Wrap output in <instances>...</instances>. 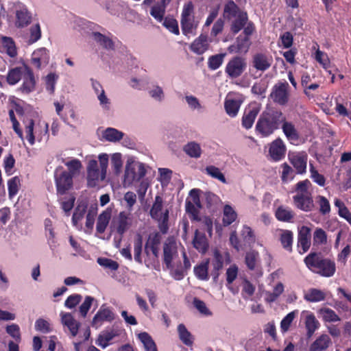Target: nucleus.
Returning a JSON list of instances; mask_svg holds the SVG:
<instances>
[{"mask_svg":"<svg viewBox=\"0 0 351 351\" xmlns=\"http://www.w3.org/2000/svg\"><path fill=\"white\" fill-rule=\"evenodd\" d=\"M285 116L276 108H267L259 115L255 125V133L259 138H267L280 128Z\"/></svg>","mask_w":351,"mask_h":351,"instance_id":"obj_1","label":"nucleus"},{"mask_svg":"<svg viewBox=\"0 0 351 351\" xmlns=\"http://www.w3.org/2000/svg\"><path fill=\"white\" fill-rule=\"evenodd\" d=\"M307 268L323 277H331L336 271L335 263L324 258L320 253L311 252L304 259Z\"/></svg>","mask_w":351,"mask_h":351,"instance_id":"obj_2","label":"nucleus"},{"mask_svg":"<svg viewBox=\"0 0 351 351\" xmlns=\"http://www.w3.org/2000/svg\"><path fill=\"white\" fill-rule=\"evenodd\" d=\"M98 158L100 169L96 160L93 159L88 162L86 167L87 184L89 187L96 186L99 180H104L106 176L108 156L106 154H101L99 155Z\"/></svg>","mask_w":351,"mask_h":351,"instance_id":"obj_3","label":"nucleus"},{"mask_svg":"<svg viewBox=\"0 0 351 351\" xmlns=\"http://www.w3.org/2000/svg\"><path fill=\"white\" fill-rule=\"evenodd\" d=\"M247 67V59L241 56L232 57L225 67V73L230 80L240 78L246 71Z\"/></svg>","mask_w":351,"mask_h":351,"instance_id":"obj_4","label":"nucleus"},{"mask_svg":"<svg viewBox=\"0 0 351 351\" xmlns=\"http://www.w3.org/2000/svg\"><path fill=\"white\" fill-rule=\"evenodd\" d=\"M73 175L62 166H58L54 171V180L57 193L64 195L73 186Z\"/></svg>","mask_w":351,"mask_h":351,"instance_id":"obj_5","label":"nucleus"},{"mask_svg":"<svg viewBox=\"0 0 351 351\" xmlns=\"http://www.w3.org/2000/svg\"><path fill=\"white\" fill-rule=\"evenodd\" d=\"M15 14L14 25L17 28H24L31 24L32 14L27 7L20 1L14 3L12 6Z\"/></svg>","mask_w":351,"mask_h":351,"instance_id":"obj_6","label":"nucleus"},{"mask_svg":"<svg viewBox=\"0 0 351 351\" xmlns=\"http://www.w3.org/2000/svg\"><path fill=\"white\" fill-rule=\"evenodd\" d=\"M132 225V219L130 213L125 211H121L118 215L112 219L110 224V228L115 230L116 232L120 235L121 238L129 230Z\"/></svg>","mask_w":351,"mask_h":351,"instance_id":"obj_7","label":"nucleus"},{"mask_svg":"<svg viewBox=\"0 0 351 351\" xmlns=\"http://www.w3.org/2000/svg\"><path fill=\"white\" fill-rule=\"evenodd\" d=\"M288 88L289 84L287 82L276 84L270 95L274 102L281 106L287 104L289 101Z\"/></svg>","mask_w":351,"mask_h":351,"instance_id":"obj_8","label":"nucleus"},{"mask_svg":"<svg viewBox=\"0 0 351 351\" xmlns=\"http://www.w3.org/2000/svg\"><path fill=\"white\" fill-rule=\"evenodd\" d=\"M23 84L19 90L25 94H29L36 89V80L32 69L27 66H24V74L22 77Z\"/></svg>","mask_w":351,"mask_h":351,"instance_id":"obj_9","label":"nucleus"},{"mask_svg":"<svg viewBox=\"0 0 351 351\" xmlns=\"http://www.w3.org/2000/svg\"><path fill=\"white\" fill-rule=\"evenodd\" d=\"M290 163L295 169L296 173L304 174L306 171L308 155L305 152L290 153L288 155Z\"/></svg>","mask_w":351,"mask_h":351,"instance_id":"obj_10","label":"nucleus"},{"mask_svg":"<svg viewBox=\"0 0 351 351\" xmlns=\"http://www.w3.org/2000/svg\"><path fill=\"white\" fill-rule=\"evenodd\" d=\"M225 256L218 249H215L213 252V258L210 261L212 269L210 270V275L213 277V281L216 283L218 281L220 275V271L223 267Z\"/></svg>","mask_w":351,"mask_h":351,"instance_id":"obj_11","label":"nucleus"},{"mask_svg":"<svg viewBox=\"0 0 351 351\" xmlns=\"http://www.w3.org/2000/svg\"><path fill=\"white\" fill-rule=\"evenodd\" d=\"M298 247L299 253L302 254L306 252L311 247V228L303 226L299 230L298 236Z\"/></svg>","mask_w":351,"mask_h":351,"instance_id":"obj_12","label":"nucleus"},{"mask_svg":"<svg viewBox=\"0 0 351 351\" xmlns=\"http://www.w3.org/2000/svg\"><path fill=\"white\" fill-rule=\"evenodd\" d=\"M32 64L38 69L46 66L49 62V52L45 47L36 49L32 56Z\"/></svg>","mask_w":351,"mask_h":351,"instance_id":"obj_13","label":"nucleus"},{"mask_svg":"<svg viewBox=\"0 0 351 351\" xmlns=\"http://www.w3.org/2000/svg\"><path fill=\"white\" fill-rule=\"evenodd\" d=\"M252 62L256 70L264 72L271 66L273 58L264 53H257L253 56Z\"/></svg>","mask_w":351,"mask_h":351,"instance_id":"obj_14","label":"nucleus"},{"mask_svg":"<svg viewBox=\"0 0 351 351\" xmlns=\"http://www.w3.org/2000/svg\"><path fill=\"white\" fill-rule=\"evenodd\" d=\"M286 150L287 148L283 141L280 138H278L271 143L269 154L271 159L277 162L285 157Z\"/></svg>","mask_w":351,"mask_h":351,"instance_id":"obj_15","label":"nucleus"},{"mask_svg":"<svg viewBox=\"0 0 351 351\" xmlns=\"http://www.w3.org/2000/svg\"><path fill=\"white\" fill-rule=\"evenodd\" d=\"M294 206L304 212L311 211L314 207L312 194H296L293 197Z\"/></svg>","mask_w":351,"mask_h":351,"instance_id":"obj_16","label":"nucleus"},{"mask_svg":"<svg viewBox=\"0 0 351 351\" xmlns=\"http://www.w3.org/2000/svg\"><path fill=\"white\" fill-rule=\"evenodd\" d=\"M113 313L108 308L102 306L94 316L91 326L93 328H98L104 322H111L114 319Z\"/></svg>","mask_w":351,"mask_h":351,"instance_id":"obj_17","label":"nucleus"},{"mask_svg":"<svg viewBox=\"0 0 351 351\" xmlns=\"http://www.w3.org/2000/svg\"><path fill=\"white\" fill-rule=\"evenodd\" d=\"M259 111L260 109L257 107H249L245 108L241 119L242 127L246 130L252 128Z\"/></svg>","mask_w":351,"mask_h":351,"instance_id":"obj_18","label":"nucleus"},{"mask_svg":"<svg viewBox=\"0 0 351 351\" xmlns=\"http://www.w3.org/2000/svg\"><path fill=\"white\" fill-rule=\"evenodd\" d=\"M61 320L63 325L69 330L72 337H75L80 327V323L75 319L70 313H61Z\"/></svg>","mask_w":351,"mask_h":351,"instance_id":"obj_19","label":"nucleus"},{"mask_svg":"<svg viewBox=\"0 0 351 351\" xmlns=\"http://www.w3.org/2000/svg\"><path fill=\"white\" fill-rule=\"evenodd\" d=\"M208 36L204 34H201L195 38L190 46L191 50L198 55L203 54L208 49Z\"/></svg>","mask_w":351,"mask_h":351,"instance_id":"obj_20","label":"nucleus"},{"mask_svg":"<svg viewBox=\"0 0 351 351\" xmlns=\"http://www.w3.org/2000/svg\"><path fill=\"white\" fill-rule=\"evenodd\" d=\"M193 245L199 252L203 254L207 252L209 245L204 232H201L198 230H195Z\"/></svg>","mask_w":351,"mask_h":351,"instance_id":"obj_21","label":"nucleus"},{"mask_svg":"<svg viewBox=\"0 0 351 351\" xmlns=\"http://www.w3.org/2000/svg\"><path fill=\"white\" fill-rule=\"evenodd\" d=\"M111 217L112 210L110 208H106L99 215L96 224L97 233L103 234L106 231Z\"/></svg>","mask_w":351,"mask_h":351,"instance_id":"obj_22","label":"nucleus"},{"mask_svg":"<svg viewBox=\"0 0 351 351\" xmlns=\"http://www.w3.org/2000/svg\"><path fill=\"white\" fill-rule=\"evenodd\" d=\"M331 339L328 335H321L311 344L309 347V351L326 350L331 345Z\"/></svg>","mask_w":351,"mask_h":351,"instance_id":"obj_23","label":"nucleus"},{"mask_svg":"<svg viewBox=\"0 0 351 351\" xmlns=\"http://www.w3.org/2000/svg\"><path fill=\"white\" fill-rule=\"evenodd\" d=\"M279 241L284 250L289 253L293 252V233L289 230H280Z\"/></svg>","mask_w":351,"mask_h":351,"instance_id":"obj_24","label":"nucleus"},{"mask_svg":"<svg viewBox=\"0 0 351 351\" xmlns=\"http://www.w3.org/2000/svg\"><path fill=\"white\" fill-rule=\"evenodd\" d=\"M177 252L175 243L172 241L165 242L163 245V261L167 268L172 265L173 255Z\"/></svg>","mask_w":351,"mask_h":351,"instance_id":"obj_25","label":"nucleus"},{"mask_svg":"<svg viewBox=\"0 0 351 351\" xmlns=\"http://www.w3.org/2000/svg\"><path fill=\"white\" fill-rule=\"evenodd\" d=\"M275 217L280 221L290 223L294 219L295 213L289 207L280 206L275 211Z\"/></svg>","mask_w":351,"mask_h":351,"instance_id":"obj_26","label":"nucleus"},{"mask_svg":"<svg viewBox=\"0 0 351 351\" xmlns=\"http://www.w3.org/2000/svg\"><path fill=\"white\" fill-rule=\"evenodd\" d=\"M281 128L287 138L290 141H298L300 138V134L296 130L294 124L287 121L286 119L282 123Z\"/></svg>","mask_w":351,"mask_h":351,"instance_id":"obj_27","label":"nucleus"},{"mask_svg":"<svg viewBox=\"0 0 351 351\" xmlns=\"http://www.w3.org/2000/svg\"><path fill=\"white\" fill-rule=\"evenodd\" d=\"M180 25L182 34L185 36L195 34L197 27V23L195 21V17L181 19Z\"/></svg>","mask_w":351,"mask_h":351,"instance_id":"obj_28","label":"nucleus"},{"mask_svg":"<svg viewBox=\"0 0 351 351\" xmlns=\"http://www.w3.org/2000/svg\"><path fill=\"white\" fill-rule=\"evenodd\" d=\"M248 21V16L246 12H241L237 16V18L232 21L231 25V31L236 34L239 32L246 25Z\"/></svg>","mask_w":351,"mask_h":351,"instance_id":"obj_29","label":"nucleus"},{"mask_svg":"<svg viewBox=\"0 0 351 351\" xmlns=\"http://www.w3.org/2000/svg\"><path fill=\"white\" fill-rule=\"evenodd\" d=\"M24 74V66L23 67H15L10 69L6 76V81L10 85H15L21 79Z\"/></svg>","mask_w":351,"mask_h":351,"instance_id":"obj_30","label":"nucleus"},{"mask_svg":"<svg viewBox=\"0 0 351 351\" xmlns=\"http://www.w3.org/2000/svg\"><path fill=\"white\" fill-rule=\"evenodd\" d=\"M41 36L42 32L40 25L39 23H36L28 29V33L26 36L27 43L28 45H32L39 40Z\"/></svg>","mask_w":351,"mask_h":351,"instance_id":"obj_31","label":"nucleus"},{"mask_svg":"<svg viewBox=\"0 0 351 351\" xmlns=\"http://www.w3.org/2000/svg\"><path fill=\"white\" fill-rule=\"evenodd\" d=\"M259 253L254 250L246 252L245 256V263L250 270H254L259 263Z\"/></svg>","mask_w":351,"mask_h":351,"instance_id":"obj_32","label":"nucleus"},{"mask_svg":"<svg viewBox=\"0 0 351 351\" xmlns=\"http://www.w3.org/2000/svg\"><path fill=\"white\" fill-rule=\"evenodd\" d=\"M304 298L310 302H319L325 300L326 293L322 290L311 288L304 294Z\"/></svg>","mask_w":351,"mask_h":351,"instance_id":"obj_33","label":"nucleus"},{"mask_svg":"<svg viewBox=\"0 0 351 351\" xmlns=\"http://www.w3.org/2000/svg\"><path fill=\"white\" fill-rule=\"evenodd\" d=\"M93 36L95 40L99 43L103 48L108 50L114 49V43L111 38L102 34L100 32H93Z\"/></svg>","mask_w":351,"mask_h":351,"instance_id":"obj_34","label":"nucleus"},{"mask_svg":"<svg viewBox=\"0 0 351 351\" xmlns=\"http://www.w3.org/2000/svg\"><path fill=\"white\" fill-rule=\"evenodd\" d=\"M210 259H206L199 265L195 266L194 274L195 276L201 280H208V265Z\"/></svg>","mask_w":351,"mask_h":351,"instance_id":"obj_35","label":"nucleus"},{"mask_svg":"<svg viewBox=\"0 0 351 351\" xmlns=\"http://www.w3.org/2000/svg\"><path fill=\"white\" fill-rule=\"evenodd\" d=\"M87 206L88 205L85 202H80L76 206L72 216V223L73 226L78 227L79 222L82 221L86 213Z\"/></svg>","mask_w":351,"mask_h":351,"instance_id":"obj_36","label":"nucleus"},{"mask_svg":"<svg viewBox=\"0 0 351 351\" xmlns=\"http://www.w3.org/2000/svg\"><path fill=\"white\" fill-rule=\"evenodd\" d=\"M143 243V237L140 234H138L134 241V261L140 265L144 263L141 256Z\"/></svg>","mask_w":351,"mask_h":351,"instance_id":"obj_37","label":"nucleus"},{"mask_svg":"<svg viewBox=\"0 0 351 351\" xmlns=\"http://www.w3.org/2000/svg\"><path fill=\"white\" fill-rule=\"evenodd\" d=\"M184 152L190 157L198 158L202 155V149L199 143L191 141L183 147Z\"/></svg>","mask_w":351,"mask_h":351,"instance_id":"obj_38","label":"nucleus"},{"mask_svg":"<svg viewBox=\"0 0 351 351\" xmlns=\"http://www.w3.org/2000/svg\"><path fill=\"white\" fill-rule=\"evenodd\" d=\"M319 322L315 316L311 313L306 317L305 327L307 330L308 337H311L315 331L319 327Z\"/></svg>","mask_w":351,"mask_h":351,"instance_id":"obj_39","label":"nucleus"},{"mask_svg":"<svg viewBox=\"0 0 351 351\" xmlns=\"http://www.w3.org/2000/svg\"><path fill=\"white\" fill-rule=\"evenodd\" d=\"M237 218V214L233 208L226 204L223 207V224L225 226L232 224Z\"/></svg>","mask_w":351,"mask_h":351,"instance_id":"obj_40","label":"nucleus"},{"mask_svg":"<svg viewBox=\"0 0 351 351\" xmlns=\"http://www.w3.org/2000/svg\"><path fill=\"white\" fill-rule=\"evenodd\" d=\"M240 106L241 101L235 99H226L224 103L226 112L231 117L237 115Z\"/></svg>","mask_w":351,"mask_h":351,"instance_id":"obj_41","label":"nucleus"},{"mask_svg":"<svg viewBox=\"0 0 351 351\" xmlns=\"http://www.w3.org/2000/svg\"><path fill=\"white\" fill-rule=\"evenodd\" d=\"M162 198L159 195H156L155 197L154 202L149 211V215L153 219H158L162 217V214H160V212L162 209Z\"/></svg>","mask_w":351,"mask_h":351,"instance_id":"obj_42","label":"nucleus"},{"mask_svg":"<svg viewBox=\"0 0 351 351\" xmlns=\"http://www.w3.org/2000/svg\"><path fill=\"white\" fill-rule=\"evenodd\" d=\"M138 339L143 343L145 351H158L155 342L147 332H141Z\"/></svg>","mask_w":351,"mask_h":351,"instance_id":"obj_43","label":"nucleus"},{"mask_svg":"<svg viewBox=\"0 0 351 351\" xmlns=\"http://www.w3.org/2000/svg\"><path fill=\"white\" fill-rule=\"evenodd\" d=\"M104 138L110 142H116L122 139L123 133L112 128H108L103 133Z\"/></svg>","mask_w":351,"mask_h":351,"instance_id":"obj_44","label":"nucleus"},{"mask_svg":"<svg viewBox=\"0 0 351 351\" xmlns=\"http://www.w3.org/2000/svg\"><path fill=\"white\" fill-rule=\"evenodd\" d=\"M316 204L319 206V212L322 215H327L330 213V204L328 199L323 195L316 197Z\"/></svg>","mask_w":351,"mask_h":351,"instance_id":"obj_45","label":"nucleus"},{"mask_svg":"<svg viewBox=\"0 0 351 351\" xmlns=\"http://www.w3.org/2000/svg\"><path fill=\"white\" fill-rule=\"evenodd\" d=\"M146 174V169L143 163H139L138 165V176H136L134 169H129L127 167L125 171V177L127 179L134 180L136 178L141 179L143 178Z\"/></svg>","mask_w":351,"mask_h":351,"instance_id":"obj_46","label":"nucleus"},{"mask_svg":"<svg viewBox=\"0 0 351 351\" xmlns=\"http://www.w3.org/2000/svg\"><path fill=\"white\" fill-rule=\"evenodd\" d=\"M322 319L325 322H336L341 320L339 316L331 308H324L320 310Z\"/></svg>","mask_w":351,"mask_h":351,"instance_id":"obj_47","label":"nucleus"},{"mask_svg":"<svg viewBox=\"0 0 351 351\" xmlns=\"http://www.w3.org/2000/svg\"><path fill=\"white\" fill-rule=\"evenodd\" d=\"M224 14L228 18L236 17L240 12L239 6L234 1H228L224 5Z\"/></svg>","mask_w":351,"mask_h":351,"instance_id":"obj_48","label":"nucleus"},{"mask_svg":"<svg viewBox=\"0 0 351 351\" xmlns=\"http://www.w3.org/2000/svg\"><path fill=\"white\" fill-rule=\"evenodd\" d=\"M178 331L180 340L186 346H191L193 341L191 339V334L188 331L187 328L183 324H180L178 326Z\"/></svg>","mask_w":351,"mask_h":351,"instance_id":"obj_49","label":"nucleus"},{"mask_svg":"<svg viewBox=\"0 0 351 351\" xmlns=\"http://www.w3.org/2000/svg\"><path fill=\"white\" fill-rule=\"evenodd\" d=\"M282 167V175L281 180L282 182L287 183L289 181L292 180L295 175V171L290 167L287 162L281 165Z\"/></svg>","mask_w":351,"mask_h":351,"instance_id":"obj_50","label":"nucleus"},{"mask_svg":"<svg viewBox=\"0 0 351 351\" xmlns=\"http://www.w3.org/2000/svg\"><path fill=\"white\" fill-rule=\"evenodd\" d=\"M226 53H219L209 57L208 65L210 69L216 70L219 69L223 62Z\"/></svg>","mask_w":351,"mask_h":351,"instance_id":"obj_51","label":"nucleus"},{"mask_svg":"<svg viewBox=\"0 0 351 351\" xmlns=\"http://www.w3.org/2000/svg\"><path fill=\"white\" fill-rule=\"evenodd\" d=\"M206 172L208 175L213 178L217 179L222 183H226V179L224 175L221 172L220 169L213 165L207 166L206 167Z\"/></svg>","mask_w":351,"mask_h":351,"instance_id":"obj_52","label":"nucleus"},{"mask_svg":"<svg viewBox=\"0 0 351 351\" xmlns=\"http://www.w3.org/2000/svg\"><path fill=\"white\" fill-rule=\"evenodd\" d=\"M20 179L18 176H14L8 182V195L10 198L14 197L19 191Z\"/></svg>","mask_w":351,"mask_h":351,"instance_id":"obj_53","label":"nucleus"},{"mask_svg":"<svg viewBox=\"0 0 351 351\" xmlns=\"http://www.w3.org/2000/svg\"><path fill=\"white\" fill-rule=\"evenodd\" d=\"M162 25L169 32L173 33L176 35H178L180 33L178 23L176 19L171 17H166L163 21Z\"/></svg>","mask_w":351,"mask_h":351,"instance_id":"obj_54","label":"nucleus"},{"mask_svg":"<svg viewBox=\"0 0 351 351\" xmlns=\"http://www.w3.org/2000/svg\"><path fill=\"white\" fill-rule=\"evenodd\" d=\"M327 243V234L326 232L320 228L315 229L313 233V244L323 245Z\"/></svg>","mask_w":351,"mask_h":351,"instance_id":"obj_55","label":"nucleus"},{"mask_svg":"<svg viewBox=\"0 0 351 351\" xmlns=\"http://www.w3.org/2000/svg\"><path fill=\"white\" fill-rule=\"evenodd\" d=\"M235 43L237 45L238 49L241 51V53H246L251 45L250 38L241 37V36L237 38Z\"/></svg>","mask_w":351,"mask_h":351,"instance_id":"obj_56","label":"nucleus"},{"mask_svg":"<svg viewBox=\"0 0 351 351\" xmlns=\"http://www.w3.org/2000/svg\"><path fill=\"white\" fill-rule=\"evenodd\" d=\"M193 305L201 314L206 316L212 315V312L207 308L206 303L198 298H193Z\"/></svg>","mask_w":351,"mask_h":351,"instance_id":"obj_57","label":"nucleus"},{"mask_svg":"<svg viewBox=\"0 0 351 351\" xmlns=\"http://www.w3.org/2000/svg\"><path fill=\"white\" fill-rule=\"evenodd\" d=\"M186 212L190 215L192 221H200L199 217V208H197L191 201H186Z\"/></svg>","mask_w":351,"mask_h":351,"instance_id":"obj_58","label":"nucleus"},{"mask_svg":"<svg viewBox=\"0 0 351 351\" xmlns=\"http://www.w3.org/2000/svg\"><path fill=\"white\" fill-rule=\"evenodd\" d=\"M58 77V75L54 73H50L45 77V81L46 89L50 93H53L55 86Z\"/></svg>","mask_w":351,"mask_h":351,"instance_id":"obj_59","label":"nucleus"},{"mask_svg":"<svg viewBox=\"0 0 351 351\" xmlns=\"http://www.w3.org/2000/svg\"><path fill=\"white\" fill-rule=\"evenodd\" d=\"M169 210L166 209L160 219H155L158 222V228L162 234H166L169 230Z\"/></svg>","mask_w":351,"mask_h":351,"instance_id":"obj_60","label":"nucleus"},{"mask_svg":"<svg viewBox=\"0 0 351 351\" xmlns=\"http://www.w3.org/2000/svg\"><path fill=\"white\" fill-rule=\"evenodd\" d=\"M6 332L11 336L15 341L20 343L21 341V335L20 332V328L19 325L16 324H12L6 327Z\"/></svg>","mask_w":351,"mask_h":351,"instance_id":"obj_61","label":"nucleus"},{"mask_svg":"<svg viewBox=\"0 0 351 351\" xmlns=\"http://www.w3.org/2000/svg\"><path fill=\"white\" fill-rule=\"evenodd\" d=\"M311 186V183L307 179L300 181L295 186V191L296 192V194H311V193L308 191V189Z\"/></svg>","mask_w":351,"mask_h":351,"instance_id":"obj_62","label":"nucleus"},{"mask_svg":"<svg viewBox=\"0 0 351 351\" xmlns=\"http://www.w3.org/2000/svg\"><path fill=\"white\" fill-rule=\"evenodd\" d=\"M95 298L92 296H86L84 301L79 307V311L82 317H86L88 311L90 310Z\"/></svg>","mask_w":351,"mask_h":351,"instance_id":"obj_63","label":"nucleus"},{"mask_svg":"<svg viewBox=\"0 0 351 351\" xmlns=\"http://www.w3.org/2000/svg\"><path fill=\"white\" fill-rule=\"evenodd\" d=\"M162 237L159 232H155L149 236V238L145 243L150 249L159 248L161 243Z\"/></svg>","mask_w":351,"mask_h":351,"instance_id":"obj_64","label":"nucleus"}]
</instances>
